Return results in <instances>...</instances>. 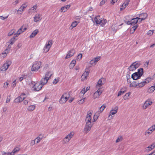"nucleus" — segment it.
Listing matches in <instances>:
<instances>
[{
    "mask_svg": "<svg viewBox=\"0 0 155 155\" xmlns=\"http://www.w3.org/2000/svg\"><path fill=\"white\" fill-rule=\"evenodd\" d=\"M94 20L97 24H100L102 26H104L107 22L106 19L101 18L99 15L97 16L94 18Z\"/></svg>",
    "mask_w": 155,
    "mask_h": 155,
    "instance_id": "1",
    "label": "nucleus"
},
{
    "mask_svg": "<svg viewBox=\"0 0 155 155\" xmlns=\"http://www.w3.org/2000/svg\"><path fill=\"white\" fill-rule=\"evenodd\" d=\"M70 97L69 93H65L61 97L59 102L61 104L65 103Z\"/></svg>",
    "mask_w": 155,
    "mask_h": 155,
    "instance_id": "2",
    "label": "nucleus"
},
{
    "mask_svg": "<svg viewBox=\"0 0 155 155\" xmlns=\"http://www.w3.org/2000/svg\"><path fill=\"white\" fill-rule=\"evenodd\" d=\"M151 80V78L148 77L144 81L139 82H138V87H141L144 86L146 84L148 83Z\"/></svg>",
    "mask_w": 155,
    "mask_h": 155,
    "instance_id": "3",
    "label": "nucleus"
},
{
    "mask_svg": "<svg viewBox=\"0 0 155 155\" xmlns=\"http://www.w3.org/2000/svg\"><path fill=\"white\" fill-rule=\"evenodd\" d=\"M41 62L40 61L35 62L32 65L31 70L32 71H37L40 68Z\"/></svg>",
    "mask_w": 155,
    "mask_h": 155,
    "instance_id": "4",
    "label": "nucleus"
},
{
    "mask_svg": "<svg viewBox=\"0 0 155 155\" xmlns=\"http://www.w3.org/2000/svg\"><path fill=\"white\" fill-rule=\"evenodd\" d=\"M152 103L153 102L150 99H147L145 101L142 106L143 109V110L146 109L147 108L150 106Z\"/></svg>",
    "mask_w": 155,
    "mask_h": 155,
    "instance_id": "5",
    "label": "nucleus"
},
{
    "mask_svg": "<svg viewBox=\"0 0 155 155\" xmlns=\"http://www.w3.org/2000/svg\"><path fill=\"white\" fill-rule=\"evenodd\" d=\"M92 113L88 111L87 112V115L86 117L85 121L86 124H92L91 122V116Z\"/></svg>",
    "mask_w": 155,
    "mask_h": 155,
    "instance_id": "6",
    "label": "nucleus"
},
{
    "mask_svg": "<svg viewBox=\"0 0 155 155\" xmlns=\"http://www.w3.org/2000/svg\"><path fill=\"white\" fill-rule=\"evenodd\" d=\"M93 126L92 124H86V123L85 126L84 127V133L87 134L91 129Z\"/></svg>",
    "mask_w": 155,
    "mask_h": 155,
    "instance_id": "7",
    "label": "nucleus"
},
{
    "mask_svg": "<svg viewBox=\"0 0 155 155\" xmlns=\"http://www.w3.org/2000/svg\"><path fill=\"white\" fill-rule=\"evenodd\" d=\"M138 19H139L138 17L133 18L130 21H127L126 23L128 25H134L138 22Z\"/></svg>",
    "mask_w": 155,
    "mask_h": 155,
    "instance_id": "8",
    "label": "nucleus"
},
{
    "mask_svg": "<svg viewBox=\"0 0 155 155\" xmlns=\"http://www.w3.org/2000/svg\"><path fill=\"white\" fill-rule=\"evenodd\" d=\"M11 62L10 61H7L1 67V70L5 71L8 68L9 66L11 65Z\"/></svg>",
    "mask_w": 155,
    "mask_h": 155,
    "instance_id": "9",
    "label": "nucleus"
},
{
    "mask_svg": "<svg viewBox=\"0 0 155 155\" xmlns=\"http://www.w3.org/2000/svg\"><path fill=\"white\" fill-rule=\"evenodd\" d=\"M42 86L40 83H36L33 86L34 90L39 91L41 89Z\"/></svg>",
    "mask_w": 155,
    "mask_h": 155,
    "instance_id": "10",
    "label": "nucleus"
},
{
    "mask_svg": "<svg viewBox=\"0 0 155 155\" xmlns=\"http://www.w3.org/2000/svg\"><path fill=\"white\" fill-rule=\"evenodd\" d=\"M75 51L74 49H71L69 51L65 57V59H67L73 55L75 53Z\"/></svg>",
    "mask_w": 155,
    "mask_h": 155,
    "instance_id": "11",
    "label": "nucleus"
},
{
    "mask_svg": "<svg viewBox=\"0 0 155 155\" xmlns=\"http://www.w3.org/2000/svg\"><path fill=\"white\" fill-rule=\"evenodd\" d=\"M102 93V91L100 89H99L98 90L96 91L94 94L93 95V98L95 99L98 98L99 97L100 95H101Z\"/></svg>",
    "mask_w": 155,
    "mask_h": 155,
    "instance_id": "12",
    "label": "nucleus"
},
{
    "mask_svg": "<svg viewBox=\"0 0 155 155\" xmlns=\"http://www.w3.org/2000/svg\"><path fill=\"white\" fill-rule=\"evenodd\" d=\"M52 45V43L50 41H49L48 44H46L45 47L44 48V51L47 52H48Z\"/></svg>",
    "mask_w": 155,
    "mask_h": 155,
    "instance_id": "13",
    "label": "nucleus"
},
{
    "mask_svg": "<svg viewBox=\"0 0 155 155\" xmlns=\"http://www.w3.org/2000/svg\"><path fill=\"white\" fill-rule=\"evenodd\" d=\"M27 5L25 4H23L20 8L17 10L18 13L21 14L23 12L24 10L26 8Z\"/></svg>",
    "mask_w": 155,
    "mask_h": 155,
    "instance_id": "14",
    "label": "nucleus"
},
{
    "mask_svg": "<svg viewBox=\"0 0 155 155\" xmlns=\"http://www.w3.org/2000/svg\"><path fill=\"white\" fill-rule=\"evenodd\" d=\"M42 19L41 18V15L37 14L34 18V21L35 22H36L40 21Z\"/></svg>",
    "mask_w": 155,
    "mask_h": 155,
    "instance_id": "15",
    "label": "nucleus"
},
{
    "mask_svg": "<svg viewBox=\"0 0 155 155\" xmlns=\"http://www.w3.org/2000/svg\"><path fill=\"white\" fill-rule=\"evenodd\" d=\"M147 15L146 13H142L139 15V20H140L139 21V22H140L142 21L145 20L147 17Z\"/></svg>",
    "mask_w": 155,
    "mask_h": 155,
    "instance_id": "16",
    "label": "nucleus"
},
{
    "mask_svg": "<svg viewBox=\"0 0 155 155\" xmlns=\"http://www.w3.org/2000/svg\"><path fill=\"white\" fill-rule=\"evenodd\" d=\"M47 74L45 75V78H42L41 80L40 81V84H41L43 86V85L45 84L48 82V80H49L48 78L47 77Z\"/></svg>",
    "mask_w": 155,
    "mask_h": 155,
    "instance_id": "17",
    "label": "nucleus"
},
{
    "mask_svg": "<svg viewBox=\"0 0 155 155\" xmlns=\"http://www.w3.org/2000/svg\"><path fill=\"white\" fill-rule=\"evenodd\" d=\"M105 79L104 78H101L98 81L96 85V87H100L101 86L104 84V83Z\"/></svg>",
    "mask_w": 155,
    "mask_h": 155,
    "instance_id": "18",
    "label": "nucleus"
},
{
    "mask_svg": "<svg viewBox=\"0 0 155 155\" xmlns=\"http://www.w3.org/2000/svg\"><path fill=\"white\" fill-rule=\"evenodd\" d=\"M25 99V97H21L20 96L18 97L14 100V102L15 103H19Z\"/></svg>",
    "mask_w": 155,
    "mask_h": 155,
    "instance_id": "19",
    "label": "nucleus"
},
{
    "mask_svg": "<svg viewBox=\"0 0 155 155\" xmlns=\"http://www.w3.org/2000/svg\"><path fill=\"white\" fill-rule=\"evenodd\" d=\"M155 147V143H153L150 146L147 147L146 149V151H150L153 149Z\"/></svg>",
    "mask_w": 155,
    "mask_h": 155,
    "instance_id": "20",
    "label": "nucleus"
},
{
    "mask_svg": "<svg viewBox=\"0 0 155 155\" xmlns=\"http://www.w3.org/2000/svg\"><path fill=\"white\" fill-rule=\"evenodd\" d=\"M39 32V30L38 29L35 30L29 36L30 38H34Z\"/></svg>",
    "mask_w": 155,
    "mask_h": 155,
    "instance_id": "21",
    "label": "nucleus"
},
{
    "mask_svg": "<svg viewBox=\"0 0 155 155\" xmlns=\"http://www.w3.org/2000/svg\"><path fill=\"white\" fill-rule=\"evenodd\" d=\"M141 77H139V75L136 72L133 74L131 76V78L133 80H136L139 79Z\"/></svg>",
    "mask_w": 155,
    "mask_h": 155,
    "instance_id": "22",
    "label": "nucleus"
},
{
    "mask_svg": "<svg viewBox=\"0 0 155 155\" xmlns=\"http://www.w3.org/2000/svg\"><path fill=\"white\" fill-rule=\"evenodd\" d=\"M23 27V26H22L21 28L18 30L17 32L15 34V37H17L20 34L23 32L22 31Z\"/></svg>",
    "mask_w": 155,
    "mask_h": 155,
    "instance_id": "23",
    "label": "nucleus"
},
{
    "mask_svg": "<svg viewBox=\"0 0 155 155\" xmlns=\"http://www.w3.org/2000/svg\"><path fill=\"white\" fill-rule=\"evenodd\" d=\"M43 137V135L41 134L35 140L36 141V143H38L42 140Z\"/></svg>",
    "mask_w": 155,
    "mask_h": 155,
    "instance_id": "24",
    "label": "nucleus"
},
{
    "mask_svg": "<svg viewBox=\"0 0 155 155\" xmlns=\"http://www.w3.org/2000/svg\"><path fill=\"white\" fill-rule=\"evenodd\" d=\"M138 81H133L130 84V87H136L138 86Z\"/></svg>",
    "mask_w": 155,
    "mask_h": 155,
    "instance_id": "25",
    "label": "nucleus"
},
{
    "mask_svg": "<svg viewBox=\"0 0 155 155\" xmlns=\"http://www.w3.org/2000/svg\"><path fill=\"white\" fill-rule=\"evenodd\" d=\"M89 72L88 71H85V72L83 73L82 75L81 76V77L82 79H87V76L89 75Z\"/></svg>",
    "mask_w": 155,
    "mask_h": 155,
    "instance_id": "26",
    "label": "nucleus"
},
{
    "mask_svg": "<svg viewBox=\"0 0 155 155\" xmlns=\"http://www.w3.org/2000/svg\"><path fill=\"white\" fill-rule=\"evenodd\" d=\"M37 8V5H35L34 6L32 7L31 8L29 9L28 12H36V10Z\"/></svg>",
    "mask_w": 155,
    "mask_h": 155,
    "instance_id": "27",
    "label": "nucleus"
},
{
    "mask_svg": "<svg viewBox=\"0 0 155 155\" xmlns=\"http://www.w3.org/2000/svg\"><path fill=\"white\" fill-rule=\"evenodd\" d=\"M16 37H15V35H14V36L13 38L11 39L8 42L10 43V44L8 45V47L10 46V45H12L13 43L15 42L16 41L15 38Z\"/></svg>",
    "mask_w": 155,
    "mask_h": 155,
    "instance_id": "28",
    "label": "nucleus"
},
{
    "mask_svg": "<svg viewBox=\"0 0 155 155\" xmlns=\"http://www.w3.org/2000/svg\"><path fill=\"white\" fill-rule=\"evenodd\" d=\"M136 73H137L139 75V77H141L143 73V68H140L138 69L137 72Z\"/></svg>",
    "mask_w": 155,
    "mask_h": 155,
    "instance_id": "29",
    "label": "nucleus"
},
{
    "mask_svg": "<svg viewBox=\"0 0 155 155\" xmlns=\"http://www.w3.org/2000/svg\"><path fill=\"white\" fill-rule=\"evenodd\" d=\"M35 108V105H31L29 106L27 108V110L29 111H32L34 110Z\"/></svg>",
    "mask_w": 155,
    "mask_h": 155,
    "instance_id": "30",
    "label": "nucleus"
},
{
    "mask_svg": "<svg viewBox=\"0 0 155 155\" xmlns=\"http://www.w3.org/2000/svg\"><path fill=\"white\" fill-rule=\"evenodd\" d=\"M90 87H87L85 88V87H84L80 92V94H83L84 95L88 90L89 89Z\"/></svg>",
    "mask_w": 155,
    "mask_h": 155,
    "instance_id": "31",
    "label": "nucleus"
},
{
    "mask_svg": "<svg viewBox=\"0 0 155 155\" xmlns=\"http://www.w3.org/2000/svg\"><path fill=\"white\" fill-rule=\"evenodd\" d=\"M106 107V105L105 104H104L101 106L99 109V111L98 112L99 114L102 112L105 108Z\"/></svg>",
    "mask_w": 155,
    "mask_h": 155,
    "instance_id": "32",
    "label": "nucleus"
},
{
    "mask_svg": "<svg viewBox=\"0 0 155 155\" xmlns=\"http://www.w3.org/2000/svg\"><path fill=\"white\" fill-rule=\"evenodd\" d=\"M73 135L74 134L72 132H71L67 136H66L65 138L66 139H68L69 140H70L71 138L73 137Z\"/></svg>",
    "mask_w": 155,
    "mask_h": 155,
    "instance_id": "33",
    "label": "nucleus"
},
{
    "mask_svg": "<svg viewBox=\"0 0 155 155\" xmlns=\"http://www.w3.org/2000/svg\"><path fill=\"white\" fill-rule=\"evenodd\" d=\"M10 47L8 49H6L2 53V54L4 55L3 56V57H4L6 56L7 54L9 52V51L10 50Z\"/></svg>",
    "mask_w": 155,
    "mask_h": 155,
    "instance_id": "34",
    "label": "nucleus"
},
{
    "mask_svg": "<svg viewBox=\"0 0 155 155\" xmlns=\"http://www.w3.org/2000/svg\"><path fill=\"white\" fill-rule=\"evenodd\" d=\"M134 66L136 68H138L140 64V62L136 61L133 63Z\"/></svg>",
    "mask_w": 155,
    "mask_h": 155,
    "instance_id": "35",
    "label": "nucleus"
},
{
    "mask_svg": "<svg viewBox=\"0 0 155 155\" xmlns=\"http://www.w3.org/2000/svg\"><path fill=\"white\" fill-rule=\"evenodd\" d=\"M19 148L18 147H16L11 152L12 153H12L13 155H14L19 150Z\"/></svg>",
    "mask_w": 155,
    "mask_h": 155,
    "instance_id": "36",
    "label": "nucleus"
},
{
    "mask_svg": "<svg viewBox=\"0 0 155 155\" xmlns=\"http://www.w3.org/2000/svg\"><path fill=\"white\" fill-rule=\"evenodd\" d=\"M155 90V88L153 86L149 88L148 91L150 93H153Z\"/></svg>",
    "mask_w": 155,
    "mask_h": 155,
    "instance_id": "37",
    "label": "nucleus"
},
{
    "mask_svg": "<svg viewBox=\"0 0 155 155\" xmlns=\"http://www.w3.org/2000/svg\"><path fill=\"white\" fill-rule=\"evenodd\" d=\"M136 69V68H135L134 66V65L133 64H132L130 65V66L129 68V70L130 71H133L134 70H135Z\"/></svg>",
    "mask_w": 155,
    "mask_h": 155,
    "instance_id": "38",
    "label": "nucleus"
},
{
    "mask_svg": "<svg viewBox=\"0 0 155 155\" xmlns=\"http://www.w3.org/2000/svg\"><path fill=\"white\" fill-rule=\"evenodd\" d=\"M47 74V77L48 78V79L50 78L51 77L52 75V74L51 73V71H48L46 73L45 75Z\"/></svg>",
    "mask_w": 155,
    "mask_h": 155,
    "instance_id": "39",
    "label": "nucleus"
},
{
    "mask_svg": "<svg viewBox=\"0 0 155 155\" xmlns=\"http://www.w3.org/2000/svg\"><path fill=\"white\" fill-rule=\"evenodd\" d=\"M79 22L77 21H74L73 22L71 25V26L73 28L75 27L78 24Z\"/></svg>",
    "mask_w": 155,
    "mask_h": 155,
    "instance_id": "40",
    "label": "nucleus"
},
{
    "mask_svg": "<svg viewBox=\"0 0 155 155\" xmlns=\"http://www.w3.org/2000/svg\"><path fill=\"white\" fill-rule=\"evenodd\" d=\"M117 112V111L116 110H112L110 112V114L109 117H110L111 115H113L116 114Z\"/></svg>",
    "mask_w": 155,
    "mask_h": 155,
    "instance_id": "41",
    "label": "nucleus"
},
{
    "mask_svg": "<svg viewBox=\"0 0 155 155\" xmlns=\"http://www.w3.org/2000/svg\"><path fill=\"white\" fill-rule=\"evenodd\" d=\"M15 30L14 29L12 30L8 34V36H9L12 35L15 32Z\"/></svg>",
    "mask_w": 155,
    "mask_h": 155,
    "instance_id": "42",
    "label": "nucleus"
},
{
    "mask_svg": "<svg viewBox=\"0 0 155 155\" xmlns=\"http://www.w3.org/2000/svg\"><path fill=\"white\" fill-rule=\"evenodd\" d=\"M70 140H68V139H66V138L65 137L63 140V144H66L68 142H69Z\"/></svg>",
    "mask_w": 155,
    "mask_h": 155,
    "instance_id": "43",
    "label": "nucleus"
},
{
    "mask_svg": "<svg viewBox=\"0 0 155 155\" xmlns=\"http://www.w3.org/2000/svg\"><path fill=\"white\" fill-rule=\"evenodd\" d=\"M70 140H68V139H66V138L65 137L63 140V144H66L68 142H69Z\"/></svg>",
    "mask_w": 155,
    "mask_h": 155,
    "instance_id": "44",
    "label": "nucleus"
},
{
    "mask_svg": "<svg viewBox=\"0 0 155 155\" xmlns=\"http://www.w3.org/2000/svg\"><path fill=\"white\" fill-rule=\"evenodd\" d=\"M13 153L5 152H3L2 153V155H13Z\"/></svg>",
    "mask_w": 155,
    "mask_h": 155,
    "instance_id": "45",
    "label": "nucleus"
},
{
    "mask_svg": "<svg viewBox=\"0 0 155 155\" xmlns=\"http://www.w3.org/2000/svg\"><path fill=\"white\" fill-rule=\"evenodd\" d=\"M122 137L121 136L119 137L116 140V142L117 143L121 141L122 140Z\"/></svg>",
    "mask_w": 155,
    "mask_h": 155,
    "instance_id": "46",
    "label": "nucleus"
},
{
    "mask_svg": "<svg viewBox=\"0 0 155 155\" xmlns=\"http://www.w3.org/2000/svg\"><path fill=\"white\" fill-rule=\"evenodd\" d=\"M100 58L101 57L99 56H98L94 58L93 59L94 61H95V62H97L100 59Z\"/></svg>",
    "mask_w": 155,
    "mask_h": 155,
    "instance_id": "47",
    "label": "nucleus"
},
{
    "mask_svg": "<svg viewBox=\"0 0 155 155\" xmlns=\"http://www.w3.org/2000/svg\"><path fill=\"white\" fill-rule=\"evenodd\" d=\"M152 133V132L148 129L145 131V135H146L147 134H148L149 135L150 134H151Z\"/></svg>",
    "mask_w": 155,
    "mask_h": 155,
    "instance_id": "48",
    "label": "nucleus"
},
{
    "mask_svg": "<svg viewBox=\"0 0 155 155\" xmlns=\"http://www.w3.org/2000/svg\"><path fill=\"white\" fill-rule=\"evenodd\" d=\"M153 30H150L147 33V35H152L153 33Z\"/></svg>",
    "mask_w": 155,
    "mask_h": 155,
    "instance_id": "49",
    "label": "nucleus"
},
{
    "mask_svg": "<svg viewBox=\"0 0 155 155\" xmlns=\"http://www.w3.org/2000/svg\"><path fill=\"white\" fill-rule=\"evenodd\" d=\"M70 7V5H67L64 6V8L65 9L64 11V12H66L68 9H69Z\"/></svg>",
    "mask_w": 155,
    "mask_h": 155,
    "instance_id": "50",
    "label": "nucleus"
},
{
    "mask_svg": "<svg viewBox=\"0 0 155 155\" xmlns=\"http://www.w3.org/2000/svg\"><path fill=\"white\" fill-rule=\"evenodd\" d=\"M98 116L97 115H94L93 117V120L92 121L93 122H95L97 119Z\"/></svg>",
    "mask_w": 155,
    "mask_h": 155,
    "instance_id": "51",
    "label": "nucleus"
},
{
    "mask_svg": "<svg viewBox=\"0 0 155 155\" xmlns=\"http://www.w3.org/2000/svg\"><path fill=\"white\" fill-rule=\"evenodd\" d=\"M82 57V54H79L78 55L77 57V60H81Z\"/></svg>",
    "mask_w": 155,
    "mask_h": 155,
    "instance_id": "52",
    "label": "nucleus"
},
{
    "mask_svg": "<svg viewBox=\"0 0 155 155\" xmlns=\"http://www.w3.org/2000/svg\"><path fill=\"white\" fill-rule=\"evenodd\" d=\"M8 82H7L5 83H4V85L3 86V87L5 88H7L8 86Z\"/></svg>",
    "mask_w": 155,
    "mask_h": 155,
    "instance_id": "53",
    "label": "nucleus"
},
{
    "mask_svg": "<svg viewBox=\"0 0 155 155\" xmlns=\"http://www.w3.org/2000/svg\"><path fill=\"white\" fill-rule=\"evenodd\" d=\"M149 63V61L146 62L143 65V67L145 68H147L148 66Z\"/></svg>",
    "mask_w": 155,
    "mask_h": 155,
    "instance_id": "54",
    "label": "nucleus"
},
{
    "mask_svg": "<svg viewBox=\"0 0 155 155\" xmlns=\"http://www.w3.org/2000/svg\"><path fill=\"white\" fill-rule=\"evenodd\" d=\"M85 98L79 100L78 102L79 104H82V103H83L84 101V100Z\"/></svg>",
    "mask_w": 155,
    "mask_h": 155,
    "instance_id": "55",
    "label": "nucleus"
},
{
    "mask_svg": "<svg viewBox=\"0 0 155 155\" xmlns=\"http://www.w3.org/2000/svg\"><path fill=\"white\" fill-rule=\"evenodd\" d=\"M130 95V94L129 93H126L124 97V99L128 98V97H129Z\"/></svg>",
    "mask_w": 155,
    "mask_h": 155,
    "instance_id": "56",
    "label": "nucleus"
},
{
    "mask_svg": "<svg viewBox=\"0 0 155 155\" xmlns=\"http://www.w3.org/2000/svg\"><path fill=\"white\" fill-rule=\"evenodd\" d=\"M128 2H127V3H123L122 5V6L123 7V8H125L126 6L128 5Z\"/></svg>",
    "mask_w": 155,
    "mask_h": 155,
    "instance_id": "57",
    "label": "nucleus"
},
{
    "mask_svg": "<svg viewBox=\"0 0 155 155\" xmlns=\"http://www.w3.org/2000/svg\"><path fill=\"white\" fill-rule=\"evenodd\" d=\"M58 81V80H57L56 79H55L53 81V84H55L57 83Z\"/></svg>",
    "mask_w": 155,
    "mask_h": 155,
    "instance_id": "58",
    "label": "nucleus"
},
{
    "mask_svg": "<svg viewBox=\"0 0 155 155\" xmlns=\"http://www.w3.org/2000/svg\"><path fill=\"white\" fill-rule=\"evenodd\" d=\"M19 3V1L17 0L15 1L14 2H13L12 3L13 5H16L17 4H18Z\"/></svg>",
    "mask_w": 155,
    "mask_h": 155,
    "instance_id": "59",
    "label": "nucleus"
},
{
    "mask_svg": "<svg viewBox=\"0 0 155 155\" xmlns=\"http://www.w3.org/2000/svg\"><path fill=\"white\" fill-rule=\"evenodd\" d=\"M25 75H22V76L20 77V78H19V81H22L25 78Z\"/></svg>",
    "mask_w": 155,
    "mask_h": 155,
    "instance_id": "60",
    "label": "nucleus"
},
{
    "mask_svg": "<svg viewBox=\"0 0 155 155\" xmlns=\"http://www.w3.org/2000/svg\"><path fill=\"white\" fill-rule=\"evenodd\" d=\"M149 129V130L152 132L154 130H155V128H153V127L152 126L150 127Z\"/></svg>",
    "mask_w": 155,
    "mask_h": 155,
    "instance_id": "61",
    "label": "nucleus"
},
{
    "mask_svg": "<svg viewBox=\"0 0 155 155\" xmlns=\"http://www.w3.org/2000/svg\"><path fill=\"white\" fill-rule=\"evenodd\" d=\"M124 93V91H120L118 93L117 96H120L122 94H123Z\"/></svg>",
    "mask_w": 155,
    "mask_h": 155,
    "instance_id": "62",
    "label": "nucleus"
},
{
    "mask_svg": "<svg viewBox=\"0 0 155 155\" xmlns=\"http://www.w3.org/2000/svg\"><path fill=\"white\" fill-rule=\"evenodd\" d=\"M16 80H15L13 81L12 83V86L13 87H15L16 86Z\"/></svg>",
    "mask_w": 155,
    "mask_h": 155,
    "instance_id": "63",
    "label": "nucleus"
},
{
    "mask_svg": "<svg viewBox=\"0 0 155 155\" xmlns=\"http://www.w3.org/2000/svg\"><path fill=\"white\" fill-rule=\"evenodd\" d=\"M137 25H135L132 27V28L134 30V31H135V30L137 28Z\"/></svg>",
    "mask_w": 155,
    "mask_h": 155,
    "instance_id": "64",
    "label": "nucleus"
}]
</instances>
